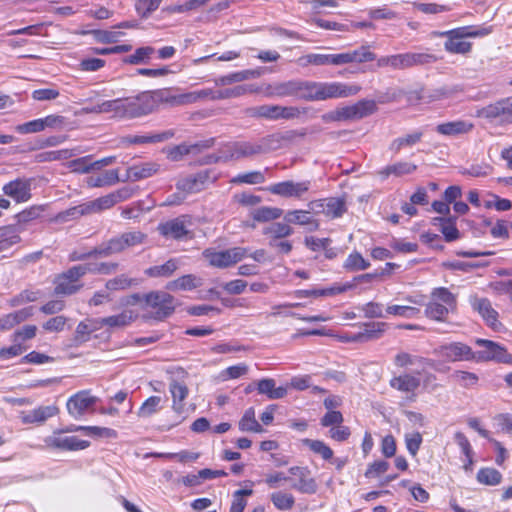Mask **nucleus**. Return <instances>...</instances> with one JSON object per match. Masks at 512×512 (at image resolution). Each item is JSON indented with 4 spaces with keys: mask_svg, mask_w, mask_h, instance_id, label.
Masks as SVG:
<instances>
[{
    "mask_svg": "<svg viewBox=\"0 0 512 512\" xmlns=\"http://www.w3.org/2000/svg\"><path fill=\"white\" fill-rule=\"evenodd\" d=\"M68 431H76L74 429H58L53 433L44 438V447L54 451L68 452V451H80L88 448L90 442L83 440L77 436H69L66 433Z\"/></svg>",
    "mask_w": 512,
    "mask_h": 512,
    "instance_id": "7",
    "label": "nucleus"
},
{
    "mask_svg": "<svg viewBox=\"0 0 512 512\" xmlns=\"http://www.w3.org/2000/svg\"><path fill=\"white\" fill-rule=\"evenodd\" d=\"M377 109L373 100H360L353 105L337 108L340 121L359 120L373 114Z\"/></svg>",
    "mask_w": 512,
    "mask_h": 512,
    "instance_id": "16",
    "label": "nucleus"
},
{
    "mask_svg": "<svg viewBox=\"0 0 512 512\" xmlns=\"http://www.w3.org/2000/svg\"><path fill=\"white\" fill-rule=\"evenodd\" d=\"M138 280L135 278H130L126 274H120L112 279H109L106 284L105 288L108 291H119V290H126L132 286L138 285Z\"/></svg>",
    "mask_w": 512,
    "mask_h": 512,
    "instance_id": "50",
    "label": "nucleus"
},
{
    "mask_svg": "<svg viewBox=\"0 0 512 512\" xmlns=\"http://www.w3.org/2000/svg\"><path fill=\"white\" fill-rule=\"evenodd\" d=\"M435 353L447 362L474 361V351L462 342H452L439 346Z\"/></svg>",
    "mask_w": 512,
    "mask_h": 512,
    "instance_id": "12",
    "label": "nucleus"
},
{
    "mask_svg": "<svg viewBox=\"0 0 512 512\" xmlns=\"http://www.w3.org/2000/svg\"><path fill=\"white\" fill-rule=\"evenodd\" d=\"M417 170V165L406 162V161H399L391 165H387L382 170L379 171V175L386 179L390 175H394L396 177H401L404 175H409L414 173Z\"/></svg>",
    "mask_w": 512,
    "mask_h": 512,
    "instance_id": "36",
    "label": "nucleus"
},
{
    "mask_svg": "<svg viewBox=\"0 0 512 512\" xmlns=\"http://www.w3.org/2000/svg\"><path fill=\"white\" fill-rule=\"evenodd\" d=\"M473 308L477 310L485 320H496L498 317L497 311L492 307L491 302L486 298L475 300L473 303Z\"/></svg>",
    "mask_w": 512,
    "mask_h": 512,
    "instance_id": "57",
    "label": "nucleus"
},
{
    "mask_svg": "<svg viewBox=\"0 0 512 512\" xmlns=\"http://www.w3.org/2000/svg\"><path fill=\"white\" fill-rule=\"evenodd\" d=\"M455 308L450 306H445L444 304L431 300L426 308L427 316L432 320H442L444 316H446L450 311H453Z\"/></svg>",
    "mask_w": 512,
    "mask_h": 512,
    "instance_id": "59",
    "label": "nucleus"
},
{
    "mask_svg": "<svg viewBox=\"0 0 512 512\" xmlns=\"http://www.w3.org/2000/svg\"><path fill=\"white\" fill-rule=\"evenodd\" d=\"M155 49L151 46H143L139 47L135 50V52L126 58H124V63L131 65H139L146 64L151 56L154 54Z\"/></svg>",
    "mask_w": 512,
    "mask_h": 512,
    "instance_id": "53",
    "label": "nucleus"
},
{
    "mask_svg": "<svg viewBox=\"0 0 512 512\" xmlns=\"http://www.w3.org/2000/svg\"><path fill=\"white\" fill-rule=\"evenodd\" d=\"M475 343L478 346L484 347V350L474 352L475 362L496 361L512 365V354L509 353L504 346H501L494 341L481 338L476 339Z\"/></svg>",
    "mask_w": 512,
    "mask_h": 512,
    "instance_id": "9",
    "label": "nucleus"
},
{
    "mask_svg": "<svg viewBox=\"0 0 512 512\" xmlns=\"http://www.w3.org/2000/svg\"><path fill=\"white\" fill-rule=\"evenodd\" d=\"M163 399L160 396L148 397L138 409V416L140 418H149L156 414L161 409Z\"/></svg>",
    "mask_w": 512,
    "mask_h": 512,
    "instance_id": "51",
    "label": "nucleus"
},
{
    "mask_svg": "<svg viewBox=\"0 0 512 512\" xmlns=\"http://www.w3.org/2000/svg\"><path fill=\"white\" fill-rule=\"evenodd\" d=\"M310 188V180H303L300 182L287 180L271 185L268 188V191L274 195H278L285 198H301L310 190Z\"/></svg>",
    "mask_w": 512,
    "mask_h": 512,
    "instance_id": "15",
    "label": "nucleus"
},
{
    "mask_svg": "<svg viewBox=\"0 0 512 512\" xmlns=\"http://www.w3.org/2000/svg\"><path fill=\"white\" fill-rule=\"evenodd\" d=\"M87 111L91 113H112L114 117L122 119V98L104 101Z\"/></svg>",
    "mask_w": 512,
    "mask_h": 512,
    "instance_id": "43",
    "label": "nucleus"
},
{
    "mask_svg": "<svg viewBox=\"0 0 512 512\" xmlns=\"http://www.w3.org/2000/svg\"><path fill=\"white\" fill-rule=\"evenodd\" d=\"M203 285V278L195 274H186L166 284L169 291H192Z\"/></svg>",
    "mask_w": 512,
    "mask_h": 512,
    "instance_id": "27",
    "label": "nucleus"
},
{
    "mask_svg": "<svg viewBox=\"0 0 512 512\" xmlns=\"http://www.w3.org/2000/svg\"><path fill=\"white\" fill-rule=\"evenodd\" d=\"M283 210L277 207L261 206L251 212V217L257 222H268L280 218Z\"/></svg>",
    "mask_w": 512,
    "mask_h": 512,
    "instance_id": "46",
    "label": "nucleus"
},
{
    "mask_svg": "<svg viewBox=\"0 0 512 512\" xmlns=\"http://www.w3.org/2000/svg\"><path fill=\"white\" fill-rule=\"evenodd\" d=\"M120 181L119 170H106L99 175H91L87 177L86 183L90 188L113 186Z\"/></svg>",
    "mask_w": 512,
    "mask_h": 512,
    "instance_id": "33",
    "label": "nucleus"
},
{
    "mask_svg": "<svg viewBox=\"0 0 512 512\" xmlns=\"http://www.w3.org/2000/svg\"><path fill=\"white\" fill-rule=\"evenodd\" d=\"M360 88L341 82H319L318 101L327 99L346 98L356 95Z\"/></svg>",
    "mask_w": 512,
    "mask_h": 512,
    "instance_id": "14",
    "label": "nucleus"
},
{
    "mask_svg": "<svg viewBox=\"0 0 512 512\" xmlns=\"http://www.w3.org/2000/svg\"><path fill=\"white\" fill-rule=\"evenodd\" d=\"M179 263L175 258H171L162 265H155L147 268L144 273L151 278H168L178 269Z\"/></svg>",
    "mask_w": 512,
    "mask_h": 512,
    "instance_id": "38",
    "label": "nucleus"
},
{
    "mask_svg": "<svg viewBox=\"0 0 512 512\" xmlns=\"http://www.w3.org/2000/svg\"><path fill=\"white\" fill-rule=\"evenodd\" d=\"M97 401V398L92 396L89 390H82L72 395L66 407L68 413L75 419L83 416Z\"/></svg>",
    "mask_w": 512,
    "mask_h": 512,
    "instance_id": "18",
    "label": "nucleus"
},
{
    "mask_svg": "<svg viewBox=\"0 0 512 512\" xmlns=\"http://www.w3.org/2000/svg\"><path fill=\"white\" fill-rule=\"evenodd\" d=\"M350 56L352 63L362 64L371 61H377V56L370 50L368 45H362L355 50H350Z\"/></svg>",
    "mask_w": 512,
    "mask_h": 512,
    "instance_id": "55",
    "label": "nucleus"
},
{
    "mask_svg": "<svg viewBox=\"0 0 512 512\" xmlns=\"http://www.w3.org/2000/svg\"><path fill=\"white\" fill-rule=\"evenodd\" d=\"M253 493L251 489H240L234 492L230 512H243L247 501L244 496H250Z\"/></svg>",
    "mask_w": 512,
    "mask_h": 512,
    "instance_id": "64",
    "label": "nucleus"
},
{
    "mask_svg": "<svg viewBox=\"0 0 512 512\" xmlns=\"http://www.w3.org/2000/svg\"><path fill=\"white\" fill-rule=\"evenodd\" d=\"M302 444L308 447L314 454L321 456L325 461H331L333 459L334 451L322 440L305 438L302 440Z\"/></svg>",
    "mask_w": 512,
    "mask_h": 512,
    "instance_id": "42",
    "label": "nucleus"
},
{
    "mask_svg": "<svg viewBox=\"0 0 512 512\" xmlns=\"http://www.w3.org/2000/svg\"><path fill=\"white\" fill-rule=\"evenodd\" d=\"M319 82L299 81L297 98L306 101H318Z\"/></svg>",
    "mask_w": 512,
    "mask_h": 512,
    "instance_id": "47",
    "label": "nucleus"
},
{
    "mask_svg": "<svg viewBox=\"0 0 512 512\" xmlns=\"http://www.w3.org/2000/svg\"><path fill=\"white\" fill-rule=\"evenodd\" d=\"M192 226V217L184 214L159 223L157 230L166 239L176 241L191 240L194 238Z\"/></svg>",
    "mask_w": 512,
    "mask_h": 512,
    "instance_id": "6",
    "label": "nucleus"
},
{
    "mask_svg": "<svg viewBox=\"0 0 512 512\" xmlns=\"http://www.w3.org/2000/svg\"><path fill=\"white\" fill-rule=\"evenodd\" d=\"M76 431H83L89 436L102 437V438H116L117 431L108 427L99 426H77Z\"/></svg>",
    "mask_w": 512,
    "mask_h": 512,
    "instance_id": "56",
    "label": "nucleus"
},
{
    "mask_svg": "<svg viewBox=\"0 0 512 512\" xmlns=\"http://www.w3.org/2000/svg\"><path fill=\"white\" fill-rule=\"evenodd\" d=\"M3 193L17 203L27 202L31 198V181L29 179L17 178L8 182L2 188Z\"/></svg>",
    "mask_w": 512,
    "mask_h": 512,
    "instance_id": "22",
    "label": "nucleus"
},
{
    "mask_svg": "<svg viewBox=\"0 0 512 512\" xmlns=\"http://www.w3.org/2000/svg\"><path fill=\"white\" fill-rule=\"evenodd\" d=\"M215 177L211 176L209 170L200 171L177 181L176 188L184 194L197 193L203 190L207 183L214 182Z\"/></svg>",
    "mask_w": 512,
    "mask_h": 512,
    "instance_id": "17",
    "label": "nucleus"
},
{
    "mask_svg": "<svg viewBox=\"0 0 512 512\" xmlns=\"http://www.w3.org/2000/svg\"><path fill=\"white\" fill-rule=\"evenodd\" d=\"M326 209L325 215L331 218L341 217L347 210L344 198L328 197L324 202Z\"/></svg>",
    "mask_w": 512,
    "mask_h": 512,
    "instance_id": "48",
    "label": "nucleus"
},
{
    "mask_svg": "<svg viewBox=\"0 0 512 512\" xmlns=\"http://www.w3.org/2000/svg\"><path fill=\"white\" fill-rule=\"evenodd\" d=\"M160 90L161 98H163L162 104L166 103L172 106H181L198 102L195 91L175 95L172 93L171 88H162Z\"/></svg>",
    "mask_w": 512,
    "mask_h": 512,
    "instance_id": "30",
    "label": "nucleus"
},
{
    "mask_svg": "<svg viewBox=\"0 0 512 512\" xmlns=\"http://www.w3.org/2000/svg\"><path fill=\"white\" fill-rule=\"evenodd\" d=\"M89 215L86 203L79 204L74 207H70L65 211L58 213L54 220L58 223L68 222L70 220H75L80 218L81 216Z\"/></svg>",
    "mask_w": 512,
    "mask_h": 512,
    "instance_id": "52",
    "label": "nucleus"
},
{
    "mask_svg": "<svg viewBox=\"0 0 512 512\" xmlns=\"http://www.w3.org/2000/svg\"><path fill=\"white\" fill-rule=\"evenodd\" d=\"M492 32L491 27L463 26L449 31L438 33L441 37H446L444 48L452 54H467L472 49V43L465 41L468 37H483Z\"/></svg>",
    "mask_w": 512,
    "mask_h": 512,
    "instance_id": "3",
    "label": "nucleus"
},
{
    "mask_svg": "<svg viewBox=\"0 0 512 512\" xmlns=\"http://www.w3.org/2000/svg\"><path fill=\"white\" fill-rule=\"evenodd\" d=\"M477 481L486 486H496L502 481V474L495 468H480L476 475Z\"/></svg>",
    "mask_w": 512,
    "mask_h": 512,
    "instance_id": "44",
    "label": "nucleus"
},
{
    "mask_svg": "<svg viewBox=\"0 0 512 512\" xmlns=\"http://www.w3.org/2000/svg\"><path fill=\"white\" fill-rule=\"evenodd\" d=\"M294 131H288L284 134L273 133L257 140L259 154H266L281 149L286 142L294 138Z\"/></svg>",
    "mask_w": 512,
    "mask_h": 512,
    "instance_id": "23",
    "label": "nucleus"
},
{
    "mask_svg": "<svg viewBox=\"0 0 512 512\" xmlns=\"http://www.w3.org/2000/svg\"><path fill=\"white\" fill-rule=\"evenodd\" d=\"M291 475L297 476V481L292 488L303 494H315L318 490L316 479L311 476L308 467L292 466L289 468Z\"/></svg>",
    "mask_w": 512,
    "mask_h": 512,
    "instance_id": "19",
    "label": "nucleus"
},
{
    "mask_svg": "<svg viewBox=\"0 0 512 512\" xmlns=\"http://www.w3.org/2000/svg\"><path fill=\"white\" fill-rule=\"evenodd\" d=\"M247 115L254 118H263L270 121L279 120V105L264 104L248 108Z\"/></svg>",
    "mask_w": 512,
    "mask_h": 512,
    "instance_id": "39",
    "label": "nucleus"
},
{
    "mask_svg": "<svg viewBox=\"0 0 512 512\" xmlns=\"http://www.w3.org/2000/svg\"><path fill=\"white\" fill-rule=\"evenodd\" d=\"M91 33L93 34L96 41L105 44L116 43L119 41L120 37L124 35V33L121 31L101 29L93 30Z\"/></svg>",
    "mask_w": 512,
    "mask_h": 512,
    "instance_id": "61",
    "label": "nucleus"
},
{
    "mask_svg": "<svg viewBox=\"0 0 512 512\" xmlns=\"http://www.w3.org/2000/svg\"><path fill=\"white\" fill-rule=\"evenodd\" d=\"M418 375L419 373H417V375L403 373L398 376H394L389 380V385L391 388L401 393L410 395V399L414 400L416 391L421 385V380Z\"/></svg>",
    "mask_w": 512,
    "mask_h": 512,
    "instance_id": "20",
    "label": "nucleus"
},
{
    "mask_svg": "<svg viewBox=\"0 0 512 512\" xmlns=\"http://www.w3.org/2000/svg\"><path fill=\"white\" fill-rule=\"evenodd\" d=\"M161 90L143 91L134 97L122 98V119L147 116L162 104Z\"/></svg>",
    "mask_w": 512,
    "mask_h": 512,
    "instance_id": "2",
    "label": "nucleus"
},
{
    "mask_svg": "<svg viewBox=\"0 0 512 512\" xmlns=\"http://www.w3.org/2000/svg\"><path fill=\"white\" fill-rule=\"evenodd\" d=\"M293 229L288 223L274 222L263 229V234L270 240H278L290 236Z\"/></svg>",
    "mask_w": 512,
    "mask_h": 512,
    "instance_id": "45",
    "label": "nucleus"
},
{
    "mask_svg": "<svg viewBox=\"0 0 512 512\" xmlns=\"http://www.w3.org/2000/svg\"><path fill=\"white\" fill-rule=\"evenodd\" d=\"M174 136V132L172 130H167L162 133L152 134V135H128L121 139V143L123 145H134V144H144V143H158L166 141Z\"/></svg>",
    "mask_w": 512,
    "mask_h": 512,
    "instance_id": "34",
    "label": "nucleus"
},
{
    "mask_svg": "<svg viewBox=\"0 0 512 512\" xmlns=\"http://www.w3.org/2000/svg\"><path fill=\"white\" fill-rule=\"evenodd\" d=\"M175 307V298L166 291L155 290L145 294L143 309L151 310L159 317H170Z\"/></svg>",
    "mask_w": 512,
    "mask_h": 512,
    "instance_id": "8",
    "label": "nucleus"
},
{
    "mask_svg": "<svg viewBox=\"0 0 512 512\" xmlns=\"http://www.w3.org/2000/svg\"><path fill=\"white\" fill-rule=\"evenodd\" d=\"M257 141H235L224 145L225 161H239L259 154Z\"/></svg>",
    "mask_w": 512,
    "mask_h": 512,
    "instance_id": "13",
    "label": "nucleus"
},
{
    "mask_svg": "<svg viewBox=\"0 0 512 512\" xmlns=\"http://www.w3.org/2000/svg\"><path fill=\"white\" fill-rule=\"evenodd\" d=\"M359 311L363 312V314H356L352 312L348 314V317H365V318H382L384 317L382 306L378 303L370 302L365 304L364 306L358 308Z\"/></svg>",
    "mask_w": 512,
    "mask_h": 512,
    "instance_id": "58",
    "label": "nucleus"
},
{
    "mask_svg": "<svg viewBox=\"0 0 512 512\" xmlns=\"http://www.w3.org/2000/svg\"><path fill=\"white\" fill-rule=\"evenodd\" d=\"M355 331L340 332L333 334L331 330L325 328L301 331L295 336H333L338 337L342 342H364L379 338L384 332L385 322H363L350 324Z\"/></svg>",
    "mask_w": 512,
    "mask_h": 512,
    "instance_id": "1",
    "label": "nucleus"
},
{
    "mask_svg": "<svg viewBox=\"0 0 512 512\" xmlns=\"http://www.w3.org/2000/svg\"><path fill=\"white\" fill-rule=\"evenodd\" d=\"M284 220L291 224L309 226L310 231L317 230L319 227L318 221L312 218L309 210L288 211L284 216Z\"/></svg>",
    "mask_w": 512,
    "mask_h": 512,
    "instance_id": "32",
    "label": "nucleus"
},
{
    "mask_svg": "<svg viewBox=\"0 0 512 512\" xmlns=\"http://www.w3.org/2000/svg\"><path fill=\"white\" fill-rule=\"evenodd\" d=\"M298 93V80H291L282 83H276L268 85L265 89V95L267 97H297Z\"/></svg>",
    "mask_w": 512,
    "mask_h": 512,
    "instance_id": "29",
    "label": "nucleus"
},
{
    "mask_svg": "<svg viewBox=\"0 0 512 512\" xmlns=\"http://www.w3.org/2000/svg\"><path fill=\"white\" fill-rule=\"evenodd\" d=\"M369 266L370 263L366 261L358 252L351 253L344 263V268L349 271L365 270Z\"/></svg>",
    "mask_w": 512,
    "mask_h": 512,
    "instance_id": "60",
    "label": "nucleus"
},
{
    "mask_svg": "<svg viewBox=\"0 0 512 512\" xmlns=\"http://www.w3.org/2000/svg\"><path fill=\"white\" fill-rule=\"evenodd\" d=\"M257 390L259 394L266 395L269 399H281L287 395V388L283 386L276 387L275 380L271 378L259 380Z\"/></svg>",
    "mask_w": 512,
    "mask_h": 512,
    "instance_id": "35",
    "label": "nucleus"
},
{
    "mask_svg": "<svg viewBox=\"0 0 512 512\" xmlns=\"http://www.w3.org/2000/svg\"><path fill=\"white\" fill-rule=\"evenodd\" d=\"M474 128V124L467 120H456L438 124L435 128L436 132L443 136L457 137L468 134Z\"/></svg>",
    "mask_w": 512,
    "mask_h": 512,
    "instance_id": "25",
    "label": "nucleus"
},
{
    "mask_svg": "<svg viewBox=\"0 0 512 512\" xmlns=\"http://www.w3.org/2000/svg\"><path fill=\"white\" fill-rule=\"evenodd\" d=\"M58 413L59 408L56 405L38 406L30 411H22L20 420L23 424H42Z\"/></svg>",
    "mask_w": 512,
    "mask_h": 512,
    "instance_id": "24",
    "label": "nucleus"
},
{
    "mask_svg": "<svg viewBox=\"0 0 512 512\" xmlns=\"http://www.w3.org/2000/svg\"><path fill=\"white\" fill-rule=\"evenodd\" d=\"M111 194L99 197L95 200L85 202L89 215L107 210L115 205Z\"/></svg>",
    "mask_w": 512,
    "mask_h": 512,
    "instance_id": "54",
    "label": "nucleus"
},
{
    "mask_svg": "<svg viewBox=\"0 0 512 512\" xmlns=\"http://www.w3.org/2000/svg\"><path fill=\"white\" fill-rule=\"evenodd\" d=\"M238 427L242 432H264V428L256 419L255 410L253 407L248 408L244 412L242 418L239 420Z\"/></svg>",
    "mask_w": 512,
    "mask_h": 512,
    "instance_id": "40",
    "label": "nucleus"
},
{
    "mask_svg": "<svg viewBox=\"0 0 512 512\" xmlns=\"http://www.w3.org/2000/svg\"><path fill=\"white\" fill-rule=\"evenodd\" d=\"M270 499L276 509L287 511L294 507L295 498L291 493L285 491H276L270 495Z\"/></svg>",
    "mask_w": 512,
    "mask_h": 512,
    "instance_id": "49",
    "label": "nucleus"
},
{
    "mask_svg": "<svg viewBox=\"0 0 512 512\" xmlns=\"http://www.w3.org/2000/svg\"><path fill=\"white\" fill-rule=\"evenodd\" d=\"M423 132L421 130H414L408 134L397 137L389 145V150L398 154L402 149L411 148L421 142Z\"/></svg>",
    "mask_w": 512,
    "mask_h": 512,
    "instance_id": "31",
    "label": "nucleus"
},
{
    "mask_svg": "<svg viewBox=\"0 0 512 512\" xmlns=\"http://www.w3.org/2000/svg\"><path fill=\"white\" fill-rule=\"evenodd\" d=\"M435 55L427 52H406L381 56L377 59V68H391L393 70H406L416 66H424L436 62Z\"/></svg>",
    "mask_w": 512,
    "mask_h": 512,
    "instance_id": "4",
    "label": "nucleus"
},
{
    "mask_svg": "<svg viewBox=\"0 0 512 512\" xmlns=\"http://www.w3.org/2000/svg\"><path fill=\"white\" fill-rule=\"evenodd\" d=\"M172 375L169 381V392L171 395V409L174 413L181 415L185 411L186 400L190 390L186 383L188 372L180 366L167 370Z\"/></svg>",
    "mask_w": 512,
    "mask_h": 512,
    "instance_id": "5",
    "label": "nucleus"
},
{
    "mask_svg": "<svg viewBox=\"0 0 512 512\" xmlns=\"http://www.w3.org/2000/svg\"><path fill=\"white\" fill-rule=\"evenodd\" d=\"M185 310L187 312V315L192 317H215L219 313L218 308L207 304L189 306Z\"/></svg>",
    "mask_w": 512,
    "mask_h": 512,
    "instance_id": "62",
    "label": "nucleus"
},
{
    "mask_svg": "<svg viewBox=\"0 0 512 512\" xmlns=\"http://www.w3.org/2000/svg\"><path fill=\"white\" fill-rule=\"evenodd\" d=\"M454 438H455L458 446L460 447L462 453L465 456L463 469L466 472H471L473 470V464H474V460H473L474 452H473L472 446H471L468 438L462 432H456L454 435Z\"/></svg>",
    "mask_w": 512,
    "mask_h": 512,
    "instance_id": "41",
    "label": "nucleus"
},
{
    "mask_svg": "<svg viewBox=\"0 0 512 512\" xmlns=\"http://www.w3.org/2000/svg\"><path fill=\"white\" fill-rule=\"evenodd\" d=\"M160 166L154 162H146L130 166L126 171V180L139 181L149 178L159 171Z\"/></svg>",
    "mask_w": 512,
    "mask_h": 512,
    "instance_id": "28",
    "label": "nucleus"
},
{
    "mask_svg": "<svg viewBox=\"0 0 512 512\" xmlns=\"http://www.w3.org/2000/svg\"><path fill=\"white\" fill-rule=\"evenodd\" d=\"M53 284L54 294L57 296H70L76 294L84 287L82 277L75 266L57 274Z\"/></svg>",
    "mask_w": 512,
    "mask_h": 512,
    "instance_id": "10",
    "label": "nucleus"
},
{
    "mask_svg": "<svg viewBox=\"0 0 512 512\" xmlns=\"http://www.w3.org/2000/svg\"><path fill=\"white\" fill-rule=\"evenodd\" d=\"M390 464L386 460H375L367 466L364 476L368 479L377 478L388 471Z\"/></svg>",
    "mask_w": 512,
    "mask_h": 512,
    "instance_id": "63",
    "label": "nucleus"
},
{
    "mask_svg": "<svg viewBox=\"0 0 512 512\" xmlns=\"http://www.w3.org/2000/svg\"><path fill=\"white\" fill-rule=\"evenodd\" d=\"M214 145V139H208L192 145L180 144L168 151L167 157L169 160L177 162L180 161L185 155L197 153L201 149H207Z\"/></svg>",
    "mask_w": 512,
    "mask_h": 512,
    "instance_id": "26",
    "label": "nucleus"
},
{
    "mask_svg": "<svg viewBox=\"0 0 512 512\" xmlns=\"http://www.w3.org/2000/svg\"><path fill=\"white\" fill-rule=\"evenodd\" d=\"M21 229L17 225H8L0 228V252L9 249L21 241Z\"/></svg>",
    "mask_w": 512,
    "mask_h": 512,
    "instance_id": "37",
    "label": "nucleus"
},
{
    "mask_svg": "<svg viewBox=\"0 0 512 512\" xmlns=\"http://www.w3.org/2000/svg\"><path fill=\"white\" fill-rule=\"evenodd\" d=\"M248 254V249L244 247H234L223 251L206 250L204 256L208 259L211 266L226 268L241 261Z\"/></svg>",
    "mask_w": 512,
    "mask_h": 512,
    "instance_id": "11",
    "label": "nucleus"
},
{
    "mask_svg": "<svg viewBox=\"0 0 512 512\" xmlns=\"http://www.w3.org/2000/svg\"><path fill=\"white\" fill-rule=\"evenodd\" d=\"M480 115L487 119H499L501 122L512 123L510 97L487 105L481 110Z\"/></svg>",
    "mask_w": 512,
    "mask_h": 512,
    "instance_id": "21",
    "label": "nucleus"
}]
</instances>
